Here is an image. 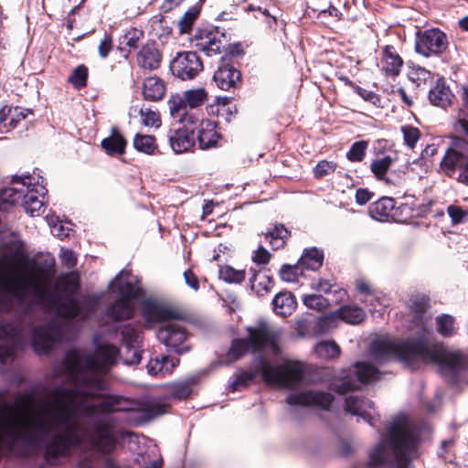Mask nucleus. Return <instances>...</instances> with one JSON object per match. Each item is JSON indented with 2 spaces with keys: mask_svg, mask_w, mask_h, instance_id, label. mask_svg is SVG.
I'll return each instance as SVG.
<instances>
[{
  "mask_svg": "<svg viewBox=\"0 0 468 468\" xmlns=\"http://www.w3.org/2000/svg\"><path fill=\"white\" fill-rule=\"evenodd\" d=\"M126 141L121 133L113 131L112 133L101 141L104 151L111 155L122 154L124 153Z\"/></svg>",
  "mask_w": 468,
  "mask_h": 468,
  "instance_id": "2f4dec72",
  "label": "nucleus"
},
{
  "mask_svg": "<svg viewBox=\"0 0 468 468\" xmlns=\"http://www.w3.org/2000/svg\"><path fill=\"white\" fill-rule=\"evenodd\" d=\"M254 377L255 373L247 371H242L239 374H236L234 376V379L229 383V390L234 392L240 388H246Z\"/></svg>",
  "mask_w": 468,
  "mask_h": 468,
  "instance_id": "8fccbe9b",
  "label": "nucleus"
},
{
  "mask_svg": "<svg viewBox=\"0 0 468 468\" xmlns=\"http://www.w3.org/2000/svg\"><path fill=\"white\" fill-rule=\"evenodd\" d=\"M165 93V84L156 76L148 77L143 83V95L146 101H156L161 100Z\"/></svg>",
  "mask_w": 468,
  "mask_h": 468,
  "instance_id": "c85d7f7f",
  "label": "nucleus"
},
{
  "mask_svg": "<svg viewBox=\"0 0 468 468\" xmlns=\"http://www.w3.org/2000/svg\"><path fill=\"white\" fill-rule=\"evenodd\" d=\"M229 103V99L227 97H217L216 101L213 104H209L207 107V111L209 114H219V107L226 106Z\"/></svg>",
  "mask_w": 468,
  "mask_h": 468,
  "instance_id": "69168bd1",
  "label": "nucleus"
},
{
  "mask_svg": "<svg viewBox=\"0 0 468 468\" xmlns=\"http://www.w3.org/2000/svg\"><path fill=\"white\" fill-rule=\"evenodd\" d=\"M410 309L414 313L412 324L415 335L406 340L382 336L371 343L369 353L374 362L382 364L398 360L407 366L414 362L438 365L444 378H452L466 365L463 352L444 346L433 339L426 314L428 299L423 295L410 298Z\"/></svg>",
  "mask_w": 468,
  "mask_h": 468,
  "instance_id": "f257e3e1",
  "label": "nucleus"
},
{
  "mask_svg": "<svg viewBox=\"0 0 468 468\" xmlns=\"http://www.w3.org/2000/svg\"><path fill=\"white\" fill-rule=\"evenodd\" d=\"M142 37L143 32L141 30L131 28L123 35L121 45H125L130 48H135Z\"/></svg>",
  "mask_w": 468,
  "mask_h": 468,
  "instance_id": "13d9d810",
  "label": "nucleus"
},
{
  "mask_svg": "<svg viewBox=\"0 0 468 468\" xmlns=\"http://www.w3.org/2000/svg\"><path fill=\"white\" fill-rule=\"evenodd\" d=\"M400 130L405 144L411 149L414 148L420 136L419 129L411 125H403Z\"/></svg>",
  "mask_w": 468,
  "mask_h": 468,
  "instance_id": "3c124183",
  "label": "nucleus"
},
{
  "mask_svg": "<svg viewBox=\"0 0 468 468\" xmlns=\"http://www.w3.org/2000/svg\"><path fill=\"white\" fill-rule=\"evenodd\" d=\"M314 350L323 359H333L340 355L339 346L332 340L319 342Z\"/></svg>",
  "mask_w": 468,
  "mask_h": 468,
  "instance_id": "f704fd0d",
  "label": "nucleus"
},
{
  "mask_svg": "<svg viewBox=\"0 0 468 468\" xmlns=\"http://www.w3.org/2000/svg\"><path fill=\"white\" fill-rule=\"evenodd\" d=\"M31 112L21 107H3L0 110V133H8Z\"/></svg>",
  "mask_w": 468,
  "mask_h": 468,
  "instance_id": "6ab92c4d",
  "label": "nucleus"
},
{
  "mask_svg": "<svg viewBox=\"0 0 468 468\" xmlns=\"http://www.w3.org/2000/svg\"><path fill=\"white\" fill-rule=\"evenodd\" d=\"M448 214L454 224L462 222L465 217V212L458 207L450 206L448 207Z\"/></svg>",
  "mask_w": 468,
  "mask_h": 468,
  "instance_id": "338daca9",
  "label": "nucleus"
},
{
  "mask_svg": "<svg viewBox=\"0 0 468 468\" xmlns=\"http://www.w3.org/2000/svg\"><path fill=\"white\" fill-rule=\"evenodd\" d=\"M380 372L378 368L367 362H358L348 373L343 372L341 376L334 380L331 387L339 394H346L349 391L359 388L363 383H369L378 379Z\"/></svg>",
  "mask_w": 468,
  "mask_h": 468,
  "instance_id": "1a4fd4ad",
  "label": "nucleus"
},
{
  "mask_svg": "<svg viewBox=\"0 0 468 468\" xmlns=\"http://www.w3.org/2000/svg\"><path fill=\"white\" fill-rule=\"evenodd\" d=\"M468 159V142L456 139L453 145L447 150L441 162V167L446 174L452 173L457 167L463 170Z\"/></svg>",
  "mask_w": 468,
  "mask_h": 468,
  "instance_id": "ddd939ff",
  "label": "nucleus"
},
{
  "mask_svg": "<svg viewBox=\"0 0 468 468\" xmlns=\"http://www.w3.org/2000/svg\"><path fill=\"white\" fill-rule=\"evenodd\" d=\"M61 339V331L55 325L37 327L32 332V344L38 353L48 352Z\"/></svg>",
  "mask_w": 468,
  "mask_h": 468,
  "instance_id": "2eb2a0df",
  "label": "nucleus"
},
{
  "mask_svg": "<svg viewBox=\"0 0 468 468\" xmlns=\"http://www.w3.org/2000/svg\"><path fill=\"white\" fill-rule=\"evenodd\" d=\"M143 315L149 324L165 322L158 330L157 338L168 351H175L177 354L188 351V346L185 345L186 339L185 328L178 323L169 322L177 316L176 312L170 306L148 300L143 304Z\"/></svg>",
  "mask_w": 468,
  "mask_h": 468,
  "instance_id": "39448f33",
  "label": "nucleus"
},
{
  "mask_svg": "<svg viewBox=\"0 0 468 468\" xmlns=\"http://www.w3.org/2000/svg\"><path fill=\"white\" fill-rule=\"evenodd\" d=\"M110 289L119 299L109 307L108 314L115 321L130 319L134 312L133 300L140 293L137 278L122 270L112 281Z\"/></svg>",
  "mask_w": 468,
  "mask_h": 468,
  "instance_id": "0eeeda50",
  "label": "nucleus"
},
{
  "mask_svg": "<svg viewBox=\"0 0 468 468\" xmlns=\"http://www.w3.org/2000/svg\"><path fill=\"white\" fill-rule=\"evenodd\" d=\"M179 360L175 357L162 356L160 357L150 359L146 367L149 375L153 377L163 378L170 374L178 365Z\"/></svg>",
  "mask_w": 468,
  "mask_h": 468,
  "instance_id": "393cba45",
  "label": "nucleus"
},
{
  "mask_svg": "<svg viewBox=\"0 0 468 468\" xmlns=\"http://www.w3.org/2000/svg\"><path fill=\"white\" fill-rule=\"evenodd\" d=\"M288 236V230L282 225L275 226L266 235V239L269 240L270 244L274 250H278L283 247L285 239Z\"/></svg>",
  "mask_w": 468,
  "mask_h": 468,
  "instance_id": "a19ab883",
  "label": "nucleus"
},
{
  "mask_svg": "<svg viewBox=\"0 0 468 468\" xmlns=\"http://www.w3.org/2000/svg\"><path fill=\"white\" fill-rule=\"evenodd\" d=\"M112 38L109 35H105L103 38L101 40L100 45L98 47L99 55L105 58L108 57L110 51L112 50Z\"/></svg>",
  "mask_w": 468,
  "mask_h": 468,
  "instance_id": "e2e57ef3",
  "label": "nucleus"
},
{
  "mask_svg": "<svg viewBox=\"0 0 468 468\" xmlns=\"http://www.w3.org/2000/svg\"><path fill=\"white\" fill-rule=\"evenodd\" d=\"M134 148L146 154H153L157 148L155 138L152 135L137 133L133 138Z\"/></svg>",
  "mask_w": 468,
  "mask_h": 468,
  "instance_id": "e433bc0d",
  "label": "nucleus"
},
{
  "mask_svg": "<svg viewBox=\"0 0 468 468\" xmlns=\"http://www.w3.org/2000/svg\"><path fill=\"white\" fill-rule=\"evenodd\" d=\"M197 139L201 149L215 147L220 139V135L216 131V123L210 120L202 122L197 133Z\"/></svg>",
  "mask_w": 468,
  "mask_h": 468,
  "instance_id": "b1692460",
  "label": "nucleus"
},
{
  "mask_svg": "<svg viewBox=\"0 0 468 468\" xmlns=\"http://www.w3.org/2000/svg\"><path fill=\"white\" fill-rule=\"evenodd\" d=\"M177 121L183 124L181 129H187L189 134L194 135L195 132L197 133L199 130V124L202 122H207V120L200 118L194 112H188L184 117L179 118Z\"/></svg>",
  "mask_w": 468,
  "mask_h": 468,
  "instance_id": "de8ad7c7",
  "label": "nucleus"
},
{
  "mask_svg": "<svg viewBox=\"0 0 468 468\" xmlns=\"http://www.w3.org/2000/svg\"><path fill=\"white\" fill-rule=\"evenodd\" d=\"M392 164L393 158L389 155L375 159L372 161L370 165L371 171L378 179L381 180L385 177L386 173L388 172Z\"/></svg>",
  "mask_w": 468,
  "mask_h": 468,
  "instance_id": "a18cd8bd",
  "label": "nucleus"
},
{
  "mask_svg": "<svg viewBox=\"0 0 468 468\" xmlns=\"http://www.w3.org/2000/svg\"><path fill=\"white\" fill-rule=\"evenodd\" d=\"M161 56L154 44L144 46L137 55V62L141 68L153 70L159 67Z\"/></svg>",
  "mask_w": 468,
  "mask_h": 468,
  "instance_id": "bb28decb",
  "label": "nucleus"
},
{
  "mask_svg": "<svg viewBox=\"0 0 468 468\" xmlns=\"http://www.w3.org/2000/svg\"><path fill=\"white\" fill-rule=\"evenodd\" d=\"M436 328L438 333L442 336H452L454 334V318L449 314L437 316Z\"/></svg>",
  "mask_w": 468,
  "mask_h": 468,
  "instance_id": "49530a36",
  "label": "nucleus"
},
{
  "mask_svg": "<svg viewBox=\"0 0 468 468\" xmlns=\"http://www.w3.org/2000/svg\"><path fill=\"white\" fill-rule=\"evenodd\" d=\"M286 400L292 406H316L328 410L333 402V396L324 391L308 390L292 393L287 397Z\"/></svg>",
  "mask_w": 468,
  "mask_h": 468,
  "instance_id": "4468645a",
  "label": "nucleus"
},
{
  "mask_svg": "<svg viewBox=\"0 0 468 468\" xmlns=\"http://www.w3.org/2000/svg\"><path fill=\"white\" fill-rule=\"evenodd\" d=\"M0 361L6 362L14 355L16 348H21L25 342L24 329L15 324L8 322L0 323Z\"/></svg>",
  "mask_w": 468,
  "mask_h": 468,
  "instance_id": "9b49d317",
  "label": "nucleus"
},
{
  "mask_svg": "<svg viewBox=\"0 0 468 468\" xmlns=\"http://www.w3.org/2000/svg\"><path fill=\"white\" fill-rule=\"evenodd\" d=\"M367 147V142H365V141L356 142L355 144H353L350 150L346 154L347 159L352 162L361 161L366 154Z\"/></svg>",
  "mask_w": 468,
  "mask_h": 468,
  "instance_id": "864d4df0",
  "label": "nucleus"
},
{
  "mask_svg": "<svg viewBox=\"0 0 468 468\" xmlns=\"http://www.w3.org/2000/svg\"><path fill=\"white\" fill-rule=\"evenodd\" d=\"M247 339H236L232 342L229 356L237 360L250 349L276 356L280 354L278 345L279 333L271 329L267 323L260 322L257 325L247 328Z\"/></svg>",
  "mask_w": 468,
  "mask_h": 468,
  "instance_id": "423d86ee",
  "label": "nucleus"
},
{
  "mask_svg": "<svg viewBox=\"0 0 468 468\" xmlns=\"http://www.w3.org/2000/svg\"><path fill=\"white\" fill-rule=\"evenodd\" d=\"M122 340L126 348V355L123 358L125 365H135L141 361L140 334L130 325L122 330Z\"/></svg>",
  "mask_w": 468,
  "mask_h": 468,
  "instance_id": "f3484780",
  "label": "nucleus"
},
{
  "mask_svg": "<svg viewBox=\"0 0 468 468\" xmlns=\"http://www.w3.org/2000/svg\"><path fill=\"white\" fill-rule=\"evenodd\" d=\"M452 99L453 94L442 78L439 79L430 90L429 100L435 106L446 108L452 104Z\"/></svg>",
  "mask_w": 468,
  "mask_h": 468,
  "instance_id": "5701e85b",
  "label": "nucleus"
},
{
  "mask_svg": "<svg viewBox=\"0 0 468 468\" xmlns=\"http://www.w3.org/2000/svg\"><path fill=\"white\" fill-rule=\"evenodd\" d=\"M167 137L170 147L176 154L188 152L195 144V135L189 134L187 129L171 130Z\"/></svg>",
  "mask_w": 468,
  "mask_h": 468,
  "instance_id": "4be33fe9",
  "label": "nucleus"
},
{
  "mask_svg": "<svg viewBox=\"0 0 468 468\" xmlns=\"http://www.w3.org/2000/svg\"><path fill=\"white\" fill-rule=\"evenodd\" d=\"M252 276L250 278V289L258 295L267 293L272 286V280L264 272H256L251 270Z\"/></svg>",
  "mask_w": 468,
  "mask_h": 468,
  "instance_id": "72a5a7b5",
  "label": "nucleus"
},
{
  "mask_svg": "<svg viewBox=\"0 0 468 468\" xmlns=\"http://www.w3.org/2000/svg\"><path fill=\"white\" fill-rule=\"evenodd\" d=\"M167 105L170 115L175 120L184 117L190 110L183 94L171 95L167 101Z\"/></svg>",
  "mask_w": 468,
  "mask_h": 468,
  "instance_id": "473e14b6",
  "label": "nucleus"
},
{
  "mask_svg": "<svg viewBox=\"0 0 468 468\" xmlns=\"http://www.w3.org/2000/svg\"><path fill=\"white\" fill-rule=\"evenodd\" d=\"M223 36L218 31L202 30L197 33L192 40L193 46L207 56L219 54L223 47Z\"/></svg>",
  "mask_w": 468,
  "mask_h": 468,
  "instance_id": "dca6fc26",
  "label": "nucleus"
},
{
  "mask_svg": "<svg viewBox=\"0 0 468 468\" xmlns=\"http://www.w3.org/2000/svg\"><path fill=\"white\" fill-rule=\"evenodd\" d=\"M183 95L186 100L189 109L197 108L202 105L207 99V92L203 88L192 89L186 90Z\"/></svg>",
  "mask_w": 468,
  "mask_h": 468,
  "instance_id": "ea45409f",
  "label": "nucleus"
},
{
  "mask_svg": "<svg viewBox=\"0 0 468 468\" xmlns=\"http://www.w3.org/2000/svg\"><path fill=\"white\" fill-rule=\"evenodd\" d=\"M59 257L61 261L66 265V267L72 268L75 266L77 259L72 250L69 249H61Z\"/></svg>",
  "mask_w": 468,
  "mask_h": 468,
  "instance_id": "0e129e2a",
  "label": "nucleus"
},
{
  "mask_svg": "<svg viewBox=\"0 0 468 468\" xmlns=\"http://www.w3.org/2000/svg\"><path fill=\"white\" fill-rule=\"evenodd\" d=\"M335 287V282L324 278H314L310 282V288L313 291L328 294Z\"/></svg>",
  "mask_w": 468,
  "mask_h": 468,
  "instance_id": "6e6d98bb",
  "label": "nucleus"
},
{
  "mask_svg": "<svg viewBox=\"0 0 468 468\" xmlns=\"http://www.w3.org/2000/svg\"><path fill=\"white\" fill-rule=\"evenodd\" d=\"M403 65V60L394 47L387 46L383 49L381 66L382 69L388 75L397 76Z\"/></svg>",
  "mask_w": 468,
  "mask_h": 468,
  "instance_id": "a878e982",
  "label": "nucleus"
},
{
  "mask_svg": "<svg viewBox=\"0 0 468 468\" xmlns=\"http://www.w3.org/2000/svg\"><path fill=\"white\" fill-rule=\"evenodd\" d=\"M88 77V69L84 66L77 67L70 77L69 78V82L77 89H80L86 86Z\"/></svg>",
  "mask_w": 468,
  "mask_h": 468,
  "instance_id": "603ef678",
  "label": "nucleus"
},
{
  "mask_svg": "<svg viewBox=\"0 0 468 468\" xmlns=\"http://www.w3.org/2000/svg\"><path fill=\"white\" fill-rule=\"evenodd\" d=\"M243 270H236L231 266L225 265L219 269V278L229 283H239L245 279Z\"/></svg>",
  "mask_w": 468,
  "mask_h": 468,
  "instance_id": "c03bdc74",
  "label": "nucleus"
},
{
  "mask_svg": "<svg viewBox=\"0 0 468 468\" xmlns=\"http://www.w3.org/2000/svg\"><path fill=\"white\" fill-rule=\"evenodd\" d=\"M395 201L391 197H383L369 207V215L376 220H385L394 208Z\"/></svg>",
  "mask_w": 468,
  "mask_h": 468,
  "instance_id": "7c9ffc66",
  "label": "nucleus"
},
{
  "mask_svg": "<svg viewBox=\"0 0 468 468\" xmlns=\"http://www.w3.org/2000/svg\"><path fill=\"white\" fill-rule=\"evenodd\" d=\"M303 304L314 311L322 312L330 306V300L323 296L321 293L305 294L303 297Z\"/></svg>",
  "mask_w": 468,
  "mask_h": 468,
  "instance_id": "4c0bfd02",
  "label": "nucleus"
},
{
  "mask_svg": "<svg viewBox=\"0 0 468 468\" xmlns=\"http://www.w3.org/2000/svg\"><path fill=\"white\" fill-rule=\"evenodd\" d=\"M365 318L366 313L361 307L355 304H347L324 316L323 321L341 319L347 324H357L363 322Z\"/></svg>",
  "mask_w": 468,
  "mask_h": 468,
  "instance_id": "aec40b11",
  "label": "nucleus"
},
{
  "mask_svg": "<svg viewBox=\"0 0 468 468\" xmlns=\"http://www.w3.org/2000/svg\"><path fill=\"white\" fill-rule=\"evenodd\" d=\"M139 115L141 117V123L146 127L158 128L161 125L159 112L149 107H141Z\"/></svg>",
  "mask_w": 468,
  "mask_h": 468,
  "instance_id": "37998d69",
  "label": "nucleus"
},
{
  "mask_svg": "<svg viewBox=\"0 0 468 468\" xmlns=\"http://www.w3.org/2000/svg\"><path fill=\"white\" fill-rule=\"evenodd\" d=\"M200 7L197 5L191 6L184 16L179 19L177 25L181 34L188 33L193 27L194 22L198 17Z\"/></svg>",
  "mask_w": 468,
  "mask_h": 468,
  "instance_id": "58836bf2",
  "label": "nucleus"
},
{
  "mask_svg": "<svg viewBox=\"0 0 468 468\" xmlns=\"http://www.w3.org/2000/svg\"><path fill=\"white\" fill-rule=\"evenodd\" d=\"M240 72L229 64H224L218 67L217 71L214 73V80L217 83V86L223 90H228L236 87V85L240 81Z\"/></svg>",
  "mask_w": 468,
  "mask_h": 468,
  "instance_id": "412c9836",
  "label": "nucleus"
},
{
  "mask_svg": "<svg viewBox=\"0 0 468 468\" xmlns=\"http://www.w3.org/2000/svg\"><path fill=\"white\" fill-rule=\"evenodd\" d=\"M170 69L174 76L182 80H193L203 70L201 58L196 52H180L172 60Z\"/></svg>",
  "mask_w": 468,
  "mask_h": 468,
  "instance_id": "f8f14e48",
  "label": "nucleus"
},
{
  "mask_svg": "<svg viewBox=\"0 0 468 468\" xmlns=\"http://www.w3.org/2000/svg\"><path fill=\"white\" fill-rule=\"evenodd\" d=\"M273 311L281 316H288L296 309L297 302L290 292H281L272 300Z\"/></svg>",
  "mask_w": 468,
  "mask_h": 468,
  "instance_id": "cd10ccee",
  "label": "nucleus"
},
{
  "mask_svg": "<svg viewBox=\"0 0 468 468\" xmlns=\"http://www.w3.org/2000/svg\"><path fill=\"white\" fill-rule=\"evenodd\" d=\"M419 432L408 416H396L387 434L369 452V465L378 466L388 459L396 461V468H410V460L417 451Z\"/></svg>",
  "mask_w": 468,
  "mask_h": 468,
  "instance_id": "7ed1b4c3",
  "label": "nucleus"
},
{
  "mask_svg": "<svg viewBox=\"0 0 468 468\" xmlns=\"http://www.w3.org/2000/svg\"><path fill=\"white\" fill-rule=\"evenodd\" d=\"M303 273V269L299 262L295 265H283L280 271V277L286 282H296L299 274Z\"/></svg>",
  "mask_w": 468,
  "mask_h": 468,
  "instance_id": "09e8293b",
  "label": "nucleus"
},
{
  "mask_svg": "<svg viewBox=\"0 0 468 468\" xmlns=\"http://www.w3.org/2000/svg\"><path fill=\"white\" fill-rule=\"evenodd\" d=\"M447 47V37L438 28L426 29L416 35L415 50L423 57L441 54Z\"/></svg>",
  "mask_w": 468,
  "mask_h": 468,
  "instance_id": "9d476101",
  "label": "nucleus"
},
{
  "mask_svg": "<svg viewBox=\"0 0 468 468\" xmlns=\"http://www.w3.org/2000/svg\"><path fill=\"white\" fill-rule=\"evenodd\" d=\"M244 10L246 12H252L253 16L260 20L261 17H265V15L269 13V9L267 7H263L257 3H250L246 6H244Z\"/></svg>",
  "mask_w": 468,
  "mask_h": 468,
  "instance_id": "680f3d73",
  "label": "nucleus"
},
{
  "mask_svg": "<svg viewBox=\"0 0 468 468\" xmlns=\"http://www.w3.org/2000/svg\"><path fill=\"white\" fill-rule=\"evenodd\" d=\"M336 169V164L332 161L322 160L314 167L315 178H322L333 174Z\"/></svg>",
  "mask_w": 468,
  "mask_h": 468,
  "instance_id": "5fc2aeb1",
  "label": "nucleus"
},
{
  "mask_svg": "<svg viewBox=\"0 0 468 468\" xmlns=\"http://www.w3.org/2000/svg\"><path fill=\"white\" fill-rule=\"evenodd\" d=\"M408 78L416 86L420 87L431 80V73L419 65H410L408 69Z\"/></svg>",
  "mask_w": 468,
  "mask_h": 468,
  "instance_id": "c9c22d12",
  "label": "nucleus"
},
{
  "mask_svg": "<svg viewBox=\"0 0 468 468\" xmlns=\"http://www.w3.org/2000/svg\"><path fill=\"white\" fill-rule=\"evenodd\" d=\"M356 289L360 294L367 297H371L372 299L370 300V305L373 309L377 308V305L373 303V300L379 302L380 298L378 296H375L374 292L368 282H367L365 280L359 279L356 282Z\"/></svg>",
  "mask_w": 468,
  "mask_h": 468,
  "instance_id": "4d7b16f0",
  "label": "nucleus"
},
{
  "mask_svg": "<svg viewBox=\"0 0 468 468\" xmlns=\"http://www.w3.org/2000/svg\"><path fill=\"white\" fill-rule=\"evenodd\" d=\"M271 254L263 247H260L254 253L253 261L259 264H265L270 261Z\"/></svg>",
  "mask_w": 468,
  "mask_h": 468,
  "instance_id": "774afa93",
  "label": "nucleus"
},
{
  "mask_svg": "<svg viewBox=\"0 0 468 468\" xmlns=\"http://www.w3.org/2000/svg\"><path fill=\"white\" fill-rule=\"evenodd\" d=\"M46 193L44 178L38 174L16 175L12 186L0 191V209L7 210L20 203L27 214L39 216L44 211Z\"/></svg>",
  "mask_w": 468,
  "mask_h": 468,
  "instance_id": "20e7f679",
  "label": "nucleus"
},
{
  "mask_svg": "<svg viewBox=\"0 0 468 468\" xmlns=\"http://www.w3.org/2000/svg\"><path fill=\"white\" fill-rule=\"evenodd\" d=\"M328 294H330V297L328 298L330 300V306L336 305L345 302L348 296L347 292L345 289L337 286L335 283V287Z\"/></svg>",
  "mask_w": 468,
  "mask_h": 468,
  "instance_id": "bf43d9fd",
  "label": "nucleus"
},
{
  "mask_svg": "<svg viewBox=\"0 0 468 468\" xmlns=\"http://www.w3.org/2000/svg\"><path fill=\"white\" fill-rule=\"evenodd\" d=\"M323 251L314 247L305 249L298 262L303 270L317 271L323 265Z\"/></svg>",
  "mask_w": 468,
  "mask_h": 468,
  "instance_id": "c756f323",
  "label": "nucleus"
},
{
  "mask_svg": "<svg viewBox=\"0 0 468 468\" xmlns=\"http://www.w3.org/2000/svg\"><path fill=\"white\" fill-rule=\"evenodd\" d=\"M254 367L261 373L263 381L271 386L289 388L298 384L303 378L304 365L299 361L285 360L279 366L259 356Z\"/></svg>",
  "mask_w": 468,
  "mask_h": 468,
  "instance_id": "6e6552de",
  "label": "nucleus"
},
{
  "mask_svg": "<svg viewBox=\"0 0 468 468\" xmlns=\"http://www.w3.org/2000/svg\"><path fill=\"white\" fill-rule=\"evenodd\" d=\"M191 393V388L187 384L179 383L176 384L172 389V395L176 399H186Z\"/></svg>",
  "mask_w": 468,
  "mask_h": 468,
  "instance_id": "052dcab7",
  "label": "nucleus"
},
{
  "mask_svg": "<svg viewBox=\"0 0 468 468\" xmlns=\"http://www.w3.org/2000/svg\"><path fill=\"white\" fill-rule=\"evenodd\" d=\"M346 410L352 415L361 417L370 425H375V408L370 400H365L357 395H350L346 399Z\"/></svg>",
  "mask_w": 468,
  "mask_h": 468,
  "instance_id": "a211bd4d",
  "label": "nucleus"
},
{
  "mask_svg": "<svg viewBox=\"0 0 468 468\" xmlns=\"http://www.w3.org/2000/svg\"><path fill=\"white\" fill-rule=\"evenodd\" d=\"M47 221L50 228V231L52 235L64 239L69 235L71 230L70 223L63 222L59 220L57 217H48Z\"/></svg>",
  "mask_w": 468,
  "mask_h": 468,
  "instance_id": "79ce46f5",
  "label": "nucleus"
},
{
  "mask_svg": "<svg viewBox=\"0 0 468 468\" xmlns=\"http://www.w3.org/2000/svg\"><path fill=\"white\" fill-rule=\"evenodd\" d=\"M53 271L25 255L0 254V295L21 304L40 303L55 309L58 315L80 317V303L71 299L58 301L50 292Z\"/></svg>",
  "mask_w": 468,
  "mask_h": 468,
  "instance_id": "f03ea898",
  "label": "nucleus"
}]
</instances>
